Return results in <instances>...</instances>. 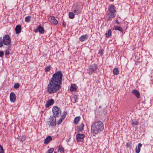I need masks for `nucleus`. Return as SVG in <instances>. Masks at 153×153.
I'll return each mask as SVG.
<instances>
[{"label":"nucleus","mask_w":153,"mask_h":153,"mask_svg":"<svg viewBox=\"0 0 153 153\" xmlns=\"http://www.w3.org/2000/svg\"><path fill=\"white\" fill-rule=\"evenodd\" d=\"M62 76V73L60 71L53 74L47 88V92L49 94L56 93L61 88Z\"/></svg>","instance_id":"f257e3e1"},{"label":"nucleus","mask_w":153,"mask_h":153,"mask_svg":"<svg viewBox=\"0 0 153 153\" xmlns=\"http://www.w3.org/2000/svg\"><path fill=\"white\" fill-rule=\"evenodd\" d=\"M104 128V125L100 121H95L91 126V132L93 136H95L102 132Z\"/></svg>","instance_id":"f03ea898"},{"label":"nucleus","mask_w":153,"mask_h":153,"mask_svg":"<svg viewBox=\"0 0 153 153\" xmlns=\"http://www.w3.org/2000/svg\"><path fill=\"white\" fill-rule=\"evenodd\" d=\"M53 115L56 117H59L61 116L62 111L61 109L57 106H54L52 108Z\"/></svg>","instance_id":"7ed1b4c3"},{"label":"nucleus","mask_w":153,"mask_h":153,"mask_svg":"<svg viewBox=\"0 0 153 153\" xmlns=\"http://www.w3.org/2000/svg\"><path fill=\"white\" fill-rule=\"evenodd\" d=\"M82 6L80 4H77L74 6L73 12L76 15L81 13L82 11Z\"/></svg>","instance_id":"20e7f679"},{"label":"nucleus","mask_w":153,"mask_h":153,"mask_svg":"<svg viewBox=\"0 0 153 153\" xmlns=\"http://www.w3.org/2000/svg\"><path fill=\"white\" fill-rule=\"evenodd\" d=\"M55 116L54 115H51L50 116L49 118L50 121L48 122L49 123L48 125H49V126H55L56 124V119Z\"/></svg>","instance_id":"39448f33"},{"label":"nucleus","mask_w":153,"mask_h":153,"mask_svg":"<svg viewBox=\"0 0 153 153\" xmlns=\"http://www.w3.org/2000/svg\"><path fill=\"white\" fill-rule=\"evenodd\" d=\"M2 40L4 44L6 45H8L10 44L11 40L8 35H5L3 38Z\"/></svg>","instance_id":"423d86ee"},{"label":"nucleus","mask_w":153,"mask_h":153,"mask_svg":"<svg viewBox=\"0 0 153 153\" xmlns=\"http://www.w3.org/2000/svg\"><path fill=\"white\" fill-rule=\"evenodd\" d=\"M97 68V66L95 64H93L89 67L88 71L91 74L95 72Z\"/></svg>","instance_id":"0eeeda50"},{"label":"nucleus","mask_w":153,"mask_h":153,"mask_svg":"<svg viewBox=\"0 0 153 153\" xmlns=\"http://www.w3.org/2000/svg\"><path fill=\"white\" fill-rule=\"evenodd\" d=\"M10 99L11 102H14L15 101L16 97L14 92H11L10 93Z\"/></svg>","instance_id":"6e6552de"},{"label":"nucleus","mask_w":153,"mask_h":153,"mask_svg":"<svg viewBox=\"0 0 153 153\" xmlns=\"http://www.w3.org/2000/svg\"><path fill=\"white\" fill-rule=\"evenodd\" d=\"M54 102L53 99H51L50 100H48L45 104V107L46 108H48L50 106L53 105Z\"/></svg>","instance_id":"1a4fd4ad"},{"label":"nucleus","mask_w":153,"mask_h":153,"mask_svg":"<svg viewBox=\"0 0 153 153\" xmlns=\"http://www.w3.org/2000/svg\"><path fill=\"white\" fill-rule=\"evenodd\" d=\"M50 18L51 19V22L52 23L55 25L58 24V21L55 19V17L53 16H51L50 17Z\"/></svg>","instance_id":"9d476101"},{"label":"nucleus","mask_w":153,"mask_h":153,"mask_svg":"<svg viewBox=\"0 0 153 153\" xmlns=\"http://www.w3.org/2000/svg\"><path fill=\"white\" fill-rule=\"evenodd\" d=\"M67 113H64L63 114L62 116L59 119V120L57 121V124L59 125L62 123V122L63 120L65 118V117Z\"/></svg>","instance_id":"9b49d317"},{"label":"nucleus","mask_w":153,"mask_h":153,"mask_svg":"<svg viewBox=\"0 0 153 153\" xmlns=\"http://www.w3.org/2000/svg\"><path fill=\"white\" fill-rule=\"evenodd\" d=\"M115 8V7L114 5L111 4L108 7V10L110 13H115L116 11Z\"/></svg>","instance_id":"f8f14e48"},{"label":"nucleus","mask_w":153,"mask_h":153,"mask_svg":"<svg viewBox=\"0 0 153 153\" xmlns=\"http://www.w3.org/2000/svg\"><path fill=\"white\" fill-rule=\"evenodd\" d=\"M132 93L137 98L140 97V94L139 92L136 89L133 90L132 91Z\"/></svg>","instance_id":"ddd939ff"},{"label":"nucleus","mask_w":153,"mask_h":153,"mask_svg":"<svg viewBox=\"0 0 153 153\" xmlns=\"http://www.w3.org/2000/svg\"><path fill=\"white\" fill-rule=\"evenodd\" d=\"M21 26L19 25H17L15 28L16 33L17 34L21 32Z\"/></svg>","instance_id":"4468645a"},{"label":"nucleus","mask_w":153,"mask_h":153,"mask_svg":"<svg viewBox=\"0 0 153 153\" xmlns=\"http://www.w3.org/2000/svg\"><path fill=\"white\" fill-rule=\"evenodd\" d=\"M85 135L83 134H78L76 135V139L77 141H80L79 140L83 139Z\"/></svg>","instance_id":"2eb2a0df"},{"label":"nucleus","mask_w":153,"mask_h":153,"mask_svg":"<svg viewBox=\"0 0 153 153\" xmlns=\"http://www.w3.org/2000/svg\"><path fill=\"white\" fill-rule=\"evenodd\" d=\"M108 18L107 19V21H111L112 18L115 17L114 13H110L108 14Z\"/></svg>","instance_id":"dca6fc26"},{"label":"nucleus","mask_w":153,"mask_h":153,"mask_svg":"<svg viewBox=\"0 0 153 153\" xmlns=\"http://www.w3.org/2000/svg\"><path fill=\"white\" fill-rule=\"evenodd\" d=\"M88 38V35L87 34L83 35L79 38V41L81 42H83L85 40L87 39Z\"/></svg>","instance_id":"f3484780"},{"label":"nucleus","mask_w":153,"mask_h":153,"mask_svg":"<svg viewBox=\"0 0 153 153\" xmlns=\"http://www.w3.org/2000/svg\"><path fill=\"white\" fill-rule=\"evenodd\" d=\"M52 139V138L51 136H48L45 140L44 143L46 144H48Z\"/></svg>","instance_id":"a211bd4d"},{"label":"nucleus","mask_w":153,"mask_h":153,"mask_svg":"<svg viewBox=\"0 0 153 153\" xmlns=\"http://www.w3.org/2000/svg\"><path fill=\"white\" fill-rule=\"evenodd\" d=\"M77 87L75 84H72L70 88V91L71 92L76 91L77 90Z\"/></svg>","instance_id":"6ab92c4d"},{"label":"nucleus","mask_w":153,"mask_h":153,"mask_svg":"<svg viewBox=\"0 0 153 153\" xmlns=\"http://www.w3.org/2000/svg\"><path fill=\"white\" fill-rule=\"evenodd\" d=\"M80 120V117L79 116L76 117L74 119V123L75 125L78 124Z\"/></svg>","instance_id":"aec40b11"},{"label":"nucleus","mask_w":153,"mask_h":153,"mask_svg":"<svg viewBox=\"0 0 153 153\" xmlns=\"http://www.w3.org/2000/svg\"><path fill=\"white\" fill-rule=\"evenodd\" d=\"M113 30H118L121 32H122V33H123V29L121 27H120L117 26H115L112 29Z\"/></svg>","instance_id":"412c9836"},{"label":"nucleus","mask_w":153,"mask_h":153,"mask_svg":"<svg viewBox=\"0 0 153 153\" xmlns=\"http://www.w3.org/2000/svg\"><path fill=\"white\" fill-rule=\"evenodd\" d=\"M38 31L41 34H44L45 33V30L40 25L37 27Z\"/></svg>","instance_id":"4be33fe9"},{"label":"nucleus","mask_w":153,"mask_h":153,"mask_svg":"<svg viewBox=\"0 0 153 153\" xmlns=\"http://www.w3.org/2000/svg\"><path fill=\"white\" fill-rule=\"evenodd\" d=\"M142 146V145L141 143L138 144V146L136 148L135 151L137 153H139L140 151V148Z\"/></svg>","instance_id":"5701e85b"},{"label":"nucleus","mask_w":153,"mask_h":153,"mask_svg":"<svg viewBox=\"0 0 153 153\" xmlns=\"http://www.w3.org/2000/svg\"><path fill=\"white\" fill-rule=\"evenodd\" d=\"M84 125L83 123H82L81 125L79 126V128L77 129V131L78 132H80L82 131L83 129V128Z\"/></svg>","instance_id":"b1692460"},{"label":"nucleus","mask_w":153,"mask_h":153,"mask_svg":"<svg viewBox=\"0 0 153 153\" xmlns=\"http://www.w3.org/2000/svg\"><path fill=\"white\" fill-rule=\"evenodd\" d=\"M119 70L117 68H115L113 70V73L114 75H117L119 74Z\"/></svg>","instance_id":"393cba45"},{"label":"nucleus","mask_w":153,"mask_h":153,"mask_svg":"<svg viewBox=\"0 0 153 153\" xmlns=\"http://www.w3.org/2000/svg\"><path fill=\"white\" fill-rule=\"evenodd\" d=\"M75 14L74 13L72 12H70L69 13V17L71 19H73L74 18Z\"/></svg>","instance_id":"a878e982"},{"label":"nucleus","mask_w":153,"mask_h":153,"mask_svg":"<svg viewBox=\"0 0 153 153\" xmlns=\"http://www.w3.org/2000/svg\"><path fill=\"white\" fill-rule=\"evenodd\" d=\"M131 124L134 126H137L139 124V122L137 120H133L131 121Z\"/></svg>","instance_id":"bb28decb"},{"label":"nucleus","mask_w":153,"mask_h":153,"mask_svg":"<svg viewBox=\"0 0 153 153\" xmlns=\"http://www.w3.org/2000/svg\"><path fill=\"white\" fill-rule=\"evenodd\" d=\"M111 32L110 30H109L107 31V32L105 34V36L106 37H109L111 35Z\"/></svg>","instance_id":"cd10ccee"},{"label":"nucleus","mask_w":153,"mask_h":153,"mask_svg":"<svg viewBox=\"0 0 153 153\" xmlns=\"http://www.w3.org/2000/svg\"><path fill=\"white\" fill-rule=\"evenodd\" d=\"M31 16H26L25 18V21L26 22H29L30 21V20L31 19Z\"/></svg>","instance_id":"c85d7f7f"},{"label":"nucleus","mask_w":153,"mask_h":153,"mask_svg":"<svg viewBox=\"0 0 153 153\" xmlns=\"http://www.w3.org/2000/svg\"><path fill=\"white\" fill-rule=\"evenodd\" d=\"M51 66L49 65V66L46 67L45 69V71L46 72L49 71L50 70Z\"/></svg>","instance_id":"c756f323"},{"label":"nucleus","mask_w":153,"mask_h":153,"mask_svg":"<svg viewBox=\"0 0 153 153\" xmlns=\"http://www.w3.org/2000/svg\"><path fill=\"white\" fill-rule=\"evenodd\" d=\"M54 151V149L53 148H51L46 153H52Z\"/></svg>","instance_id":"7c9ffc66"},{"label":"nucleus","mask_w":153,"mask_h":153,"mask_svg":"<svg viewBox=\"0 0 153 153\" xmlns=\"http://www.w3.org/2000/svg\"><path fill=\"white\" fill-rule=\"evenodd\" d=\"M2 41V39L1 37L0 38V48L2 47L3 46L4 43Z\"/></svg>","instance_id":"2f4dec72"},{"label":"nucleus","mask_w":153,"mask_h":153,"mask_svg":"<svg viewBox=\"0 0 153 153\" xmlns=\"http://www.w3.org/2000/svg\"><path fill=\"white\" fill-rule=\"evenodd\" d=\"M58 149L61 152H63L64 151V148L62 147V146H59L58 147Z\"/></svg>","instance_id":"473e14b6"},{"label":"nucleus","mask_w":153,"mask_h":153,"mask_svg":"<svg viewBox=\"0 0 153 153\" xmlns=\"http://www.w3.org/2000/svg\"><path fill=\"white\" fill-rule=\"evenodd\" d=\"M19 87V85L18 83H15L14 85V88H15L17 89Z\"/></svg>","instance_id":"72a5a7b5"},{"label":"nucleus","mask_w":153,"mask_h":153,"mask_svg":"<svg viewBox=\"0 0 153 153\" xmlns=\"http://www.w3.org/2000/svg\"><path fill=\"white\" fill-rule=\"evenodd\" d=\"M0 153H4V151L2 146L0 144Z\"/></svg>","instance_id":"f704fd0d"},{"label":"nucleus","mask_w":153,"mask_h":153,"mask_svg":"<svg viewBox=\"0 0 153 153\" xmlns=\"http://www.w3.org/2000/svg\"><path fill=\"white\" fill-rule=\"evenodd\" d=\"M5 54L6 56H8L9 54V52L8 49H7L5 51Z\"/></svg>","instance_id":"c9c22d12"},{"label":"nucleus","mask_w":153,"mask_h":153,"mask_svg":"<svg viewBox=\"0 0 153 153\" xmlns=\"http://www.w3.org/2000/svg\"><path fill=\"white\" fill-rule=\"evenodd\" d=\"M4 53L3 51H0V57H2L4 55Z\"/></svg>","instance_id":"e433bc0d"},{"label":"nucleus","mask_w":153,"mask_h":153,"mask_svg":"<svg viewBox=\"0 0 153 153\" xmlns=\"http://www.w3.org/2000/svg\"><path fill=\"white\" fill-rule=\"evenodd\" d=\"M25 137H23V138L20 140V141H25Z\"/></svg>","instance_id":"4c0bfd02"},{"label":"nucleus","mask_w":153,"mask_h":153,"mask_svg":"<svg viewBox=\"0 0 153 153\" xmlns=\"http://www.w3.org/2000/svg\"><path fill=\"white\" fill-rule=\"evenodd\" d=\"M62 24L63 25H64L65 26L66 25V23L65 22L63 21L62 22Z\"/></svg>","instance_id":"58836bf2"},{"label":"nucleus","mask_w":153,"mask_h":153,"mask_svg":"<svg viewBox=\"0 0 153 153\" xmlns=\"http://www.w3.org/2000/svg\"><path fill=\"white\" fill-rule=\"evenodd\" d=\"M38 31V29H37V28H36V29H35V32H36V33Z\"/></svg>","instance_id":"ea45409f"},{"label":"nucleus","mask_w":153,"mask_h":153,"mask_svg":"<svg viewBox=\"0 0 153 153\" xmlns=\"http://www.w3.org/2000/svg\"><path fill=\"white\" fill-rule=\"evenodd\" d=\"M102 50H101L100 51V54H102Z\"/></svg>","instance_id":"a19ab883"},{"label":"nucleus","mask_w":153,"mask_h":153,"mask_svg":"<svg viewBox=\"0 0 153 153\" xmlns=\"http://www.w3.org/2000/svg\"><path fill=\"white\" fill-rule=\"evenodd\" d=\"M70 138H69V139H68L67 140H66V141L67 142H68L70 141Z\"/></svg>","instance_id":"79ce46f5"},{"label":"nucleus","mask_w":153,"mask_h":153,"mask_svg":"<svg viewBox=\"0 0 153 153\" xmlns=\"http://www.w3.org/2000/svg\"><path fill=\"white\" fill-rule=\"evenodd\" d=\"M116 22L117 24H119V22H118L117 20H116Z\"/></svg>","instance_id":"37998d69"},{"label":"nucleus","mask_w":153,"mask_h":153,"mask_svg":"<svg viewBox=\"0 0 153 153\" xmlns=\"http://www.w3.org/2000/svg\"><path fill=\"white\" fill-rule=\"evenodd\" d=\"M127 147H129L128 144H127L126 145Z\"/></svg>","instance_id":"c03bdc74"},{"label":"nucleus","mask_w":153,"mask_h":153,"mask_svg":"<svg viewBox=\"0 0 153 153\" xmlns=\"http://www.w3.org/2000/svg\"><path fill=\"white\" fill-rule=\"evenodd\" d=\"M76 100L75 99V101H74V102H76Z\"/></svg>","instance_id":"a18cd8bd"},{"label":"nucleus","mask_w":153,"mask_h":153,"mask_svg":"<svg viewBox=\"0 0 153 153\" xmlns=\"http://www.w3.org/2000/svg\"><path fill=\"white\" fill-rule=\"evenodd\" d=\"M54 153H57L56 152H54Z\"/></svg>","instance_id":"49530a36"}]
</instances>
